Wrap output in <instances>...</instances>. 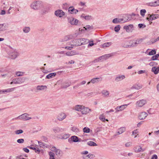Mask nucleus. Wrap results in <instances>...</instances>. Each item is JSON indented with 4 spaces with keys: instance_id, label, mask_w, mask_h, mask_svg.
<instances>
[{
    "instance_id": "1",
    "label": "nucleus",
    "mask_w": 159,
    "mask_h": 159,
    "mask_svg": "<svg viewBox=\"0 0 159 159\" xmlns=\"http://www.w3.org/2000/svg\"><path fill=\"white\" fill-rule=\"evenodd\" d=\"M42 6V2L39 1L32 2L30 5L31 8L34 10H38Z\"/></svg>"
},
{
    "instance_id": "2",
    "label": "nucleus",
    "mask_w": 159,
    "mask_h": 159,
    "mask_svg": "<svg viewBox=\"0 0 159 159\" xmlns=\"http://www.w3.org/2000/svg\"><path fill=\"white\" fill-rule=\"evenodd\" d=\"M29 114L27 113H24L18 117L15 118L16 120H28L31 119V117H28Z\"/></svg>"
},
{
    "instance_id": "3",
    "label": "nucleus",
    "mask_w": 159,
    "mask_h": 159,
    "mask_svg": "<svg viewBox=\"0 0 159 159\" xmlns=\"http://www.w3.org/2000/svg\"><path fill=\"white\" fill-rule=\"evenodd\" d=\"M146 103V101L145 100L142 99L137 101L135 104L136 106L137 107H142Z\"/></svg>"
},
{
    "instance_id": "4",
    "label": "nucleus",
    "mask_w": 159,
    "mask_h": 159,
    "mask_svg": "<svg viewBox=\"0 0 159 159\" xmlns=\"http://www.w3.org/2000/svg\"><path fill=\"white\" fill-rule=\"evenodd\" d=\"M26 78L25 77H20L14 79L15 84H20L25 82Z\"/></svg>"
},
{
    "instance_id": "5",
    "label": "nucleus",
    "mask_w": 159,
    "mask_h": 159,
    "mask_svg": "<svg viewBox=\"0 0 159 159\" xmlns=\"http://www.w3.org/2000/svg\"><path fill=\"white\" fill-rule=\"evenodd\" d=\"M68 22L72 25H77L79 21L73 17H71L68 19Z\"/></svg>"
},
{
    "instance_id": "6",
    "label": "nucleus",
    "mask_w": 159,
    "mask_h": 159,
    "mask_svg": "<svg viewBox=\"0 0 159 159\" xmlns=\"http://www.w3.org/2000/svg\"><path fill=\"white\" fill-rule=\"evenodd\" d=\"M147 5L151 7H156L158 6H159V0H157L154 2L147 3Z\"/></svg>"
},
{
    "instance_id": "7",
    "label": "nucleus",
    "mask_w": 159,
    "mask_h": 159,
    "mask_svg": "<svg viewBox=\"0 0 159 159\" xmlns=\"http://www.w3.org/2000/svg\"><path fill=\"white\" fill-rule=\"evenodd\" d=\"M133 150L134 152L136 153L143 152L145 150L144 149H143L142 147L139 145H137L135 146L133 148Z\"/></svg>"
},
{
    "instance_id": "8",
    "label": "nucleus",
    "mask_w": 159,
    "mask_h": 159,
    "mask_svg": "<svg viewBox=\"0 0 159 159\" xmlns=\"http://www.w3.org/2000/svg\"><path fill=\"white\" fill-rule=\"evenodd\" d=\"M148 114L145 112H142L139 113V118L140 120H144L148 116Z\"/></svg>"
},
{
    "instance_id": "9",
    "label": "nucleus",
    "mask_w": 159,
    "mask_h": 159,
    "mask_svg": "<svg viewBox=\"0 0 159 159\" xmlns=\"http://www.w3.org/2000/svg\"><path fill=\"white\" fill-rule=\"evenodd\" d=\"M81 112L83 114H86L89 113L91 110L88 107H85L83 106L81 109Z\"/></svg>"
},
{
    "instance_id": "10",
    "label": "nucleus",
    "mask_w": 159,
    "mask_h": 159,
    "mask_svg": "<svg viewBox=\"0 0 159 159\" xmlns=\"http://www.w3.org/2000/svg\"><path fill=\"white\" fill-rule=\"evenodd\" d=\"M125 78V76L123 75H117L115 78V81L116 82L120 81Z\"/></svg>"
},
{
    "instance_id": "11",
    "label": "nucleus",
    "mask_w": 159,
    "mask_h": 159,
    "mask_svg": "<svg viewBox=\"0 0 159 159\" xmlns=\"http://www.w3.org/2000/svg\"><path fill=\"white\" fill-rule=\"evenodd\" d=\"M143 39H138L134 41L132 43L131 47H135L137 46L138 44L141 43L143 41Z\"/></svg>"
},
{
    "instance_id": "12",
    "label": "nucleus",
    "mask_w": 159,
    "mask_h": 159,
    "mask_svg": "<svg viewBox=\"0 0 159 159\" xmlns=\"http://www.w3.org/2000/svg\"><path fill=\"white\" fill-rule=\"evenodd\" d=\"M69 12L71 14H74L77 13L78 11L77 9H75L73 7H70L68 9Z\"/></svg>"
},
{
    "instance_id": "13",
    "label": "nucleus",
    "mask_w": 159,
    "mask_h": 159,
    "mask_svg": "<svg viewBox=\"0 0 159 159\" xmlns=\"http://www.w3.org/2000/svg\"><path fill=\"white\" fill-rule=\"evenodd\" d=\"M128 105L125 104L121 105L120 107H117L115 108L117 111H121L126 107Z\"/></svg>"
},
{
    "instance_id": "14",
    "label": "nucleus",
    "mask_w": 159,
    "mask_h": 159,
    "mask_svg": "<svg viewBox=\"0 0 159 159\" xmlns=\"http://www.w3.org/2000/svg\"><path fill=\"white\" fill-rule=\"evenodd\" d=\"M78 54L77 52L75 51H71L67 52L66 54L67 56H72Z\"/></svg>"
},
{
    "instance_id": "15",
    "label": "nucleus",
    "mask_w": 159,
    "mask_h": 159,
    "mask_svg": "<svg viewBox=\"0 0 159 159\" xmlns=\"http://www.w3.org/2000/svg\"><path fill=\"white\" fill-rule=\"evenodd\" d=\"M19 55V53L16 51H15L14 52H11V53L10 55L11 58L15 59Z\"/></svg>"
},
{
    "instance_id": "16",
    "label": "nucleus",
    "mask_w": 159,
    "mask_h": 159,
    "mask_svg": "<svg viewBox=\"0 0 159 159\" xmlns=\"http://www.w3.org/2000/svg\"><path fill=\"white\" fill-rule=\"evenodd\" d=\"M133 27V26L132 25H126L124 26V29H125L127 32L129 31Z\"/></svg>"
},
{
    "instance_id": "17",
    "label": "nucleus",
    "mask_w": 159,
    "mask_h": 159,
    "mask_svg": "<svg viewBox=\"0 0 159 159\" xmlns=\"http://www.w3.org/2000/svg\"><path fill=\"white\" fill-rule=\"evenodd\" d=\"M82 40L83 41V42L81 43H79V44H76V45L77 46H79L81 45V44H83V43H84V44H85L90 42V41L89 39L85 38L82 39Z\"/></svg>"
},
{
    "instance_id": "18",
    "label": "nucleus",
    "mask_w": 159,
    "mask_h": 159,
    "mask_svg": "<svg viewBox=\"0 0 159 159\" xmlns=\"http://www.w3.org/2000/svg\"><path fill=\"white\" fill-rule=\"evenodd\" d=\"M94 157V156L93 154H89L87 156H83L84 159H91Z\"/></svg>"
},
{
    "instance_id": "19",
    "label": "nucleus",
    "mask_w": 159,
    "mask_h": 159,
    "mask_svg": "<svg viewBox=\"0 0 159 159\" xmlns=\"http://www.w3.org/2000/svg\"><path fill=\"white\" fill-rule=\"evenodd\" d=\"M56 73H50L46 76V78L47 79H50L56 76Z\"/></svg>"
},
{
    "instance_id": "20",
    "label": "nucleus",
    "mask_w": 159,
    "mask_h": 159,
    "mask_svg": "<svg viewBox=\"0 0 159 159\" xmlns=\"http://www.w3.org/2000/svg\"><path fill=\"white\" fill-rule=\"evenodd\" d=\"M47 88V87L45 85H38L36 89L38 90H42Z\"/></svg>"
},
{
    "instance_id": "21",
    "label": "nucleus",
    "mask_w": 159,
    "mask_h": 159,
    "mask_svg": "<svg viewBox=\"0 0 159 159\" xmlns=\"http://www.w3.org/2000/svg\"><path fill=\"white\" fill-rule=\"evenodd\" d=\"M101 79L100 78H96L92 79L90 82L93 84H94L99 82L100 80L101 81Z\"/></svg>"
},
{
    "instance_id": "22",
    "label": "nucleus",
    "mask_w": 159,
    "mask_h": 159,
    "mask_svg": "<svg viewBox=\"0 0 159 159\" xmlns=\"http://www.w3.org/2000/svg\"><path fill=\"white\" fill-rule=\"evenodd\" d=\"M7 25L5 24H0V31H4L6 30Z\"/></svg>"
},
{
    "instance_id": "23",
    "label": "nucleus",
    "mask_w": 159,
    "mask_h": 159,
    "mask_svg": "<svg viewBox=\"0 0 159 159\" xmlns=\"http://www.w3.org/2000/svg\"><path fill=\"white\" fill-rule=\"evenodd\" d=\"M148 15L150 16V17H151V18L150 19L151 20H155L159 17V16L158 15L156 14H152V15H150L148 14Z\"/></svg>"
},
{
    "instance_id": "24",
    "label": "nucleus",
    "mask_w": 159,
    "mask_h": 159,
    "mask_svg": "<svg viewBox=\"0 0 159 159\" xmlns=\"http://www.w3.org/2000/svg\"><path fill=\"white\" fill-rule=\"evenodd\" d=\"M83 107V106H80L77 105L76 106L74 109L75 110L77 111H81V110L82 108V107Z\"/></svg>"
},
{
    "instance_id": "25",
    "label": "nucleus",
    "mask_w": 159,
    "mask_h": 159,
    "mask_svg": "<svg viewBox=\"0 0 159 159\" xmlns=\"http://www.w3.org/2000/svg\"><path fill=\"white\" fill-rule=\"evenodd\" d=\"M71 140L72 141L76 142L79 141L78 138L75 136H73L71 138Z\"/></svg>"
},
{
    "instance_id": "26",
    "label": "nucleus",
    "mask_w": 159,
    "mask_h": 159,
    "mask_svg": "<svg viewBox=\"0 0 159 159\" xmlns=\"http://www.w3.org/2000/svg\"><path fill=\"white\" fill-rule=\"evenodd\" d=\"M70 85V84L68 82L64 83L62 84L61 88H66L69 86Z\"/></svg>"
},
{
    "instance_id": "27",
    "label": "nucleus",
    "mask_w": 159,
    "mask_h": 159,
    "mask_svg": "<svg viewBox=\"0 0 159 159\" xmlns=\"http://www.w3.org/2000/svg\"><path fill=\"white\" fill-rule=\"evenodd\" d=\"M123 20V19H118L117 18H115L113 20L112 22L114 23H118L120 22L121 21Z\"/></svg>"
},
{
    "instance_id": "28",
    "label": "nucleus",
    "mask_w": 159,
    "mask_h": 159,
    "mask_svg": "<svg viewBox=\"0 0 159 159\" xmlns=\"http://www.w3.org/2000/svg\"><path fill=\"white\" fill-rule=\"evenodd\" d=\"M87 143L88 145L90 146H97V144L96 143L92 141H89Z\"/></svg>"
},
{
    "instance_id": "29",
    "label": "nucleus",
    "mask_w": 159,
    "mask_h": 159,
    "mask_svg": "<svg viewBox=\"0 0 159 159\" xmlns=\"http://www.w3.org/2000/svg\"><path fill=\"white\" fill-rule=\"evenodd\" d=\"M99 119L100 120H102L103 122H104L105 120H106L107 121H108V120L107 119H106L105 118L103 114L99 116Z\"/></svg>"
},
{
    "instance_id": "30",
    "label": "nucleus",
    "mask_w": 159,
    "mask_h": 159,
    "mask_svg": "<svg viewBox=\"0 0 159 159\" xmlns=\"http://www.w3.org/2000/svg\"><path fill=\"white\" fill-rule=\"evenodd\" d=\"M66 115L64 113L60 114V121L62 120L66 117Z\"/></svg>"
},
{
    "instance_id": "31",
    "label": "nucleus",
    "mask_w": 159,
    "mask_h": 159,
    "mask_svg": "<svg viewBox=\"0 0 159 159\" xmlns=\"http://www.w3.org/2000/svg\"><path fill=\"white\" fill-rule=\"evenodd\" d=\"M152 71L155 74H157L159 71L157 69L156 67H153L152 68Z\"/></svg>"
},
{
    "instance_id": "32",
    "label": "nucleus",
    "mask_w": 159,
    "mask_h": 159,
    "mask_svg": "<svg viewBox=\"0 0 159 159\" xmlns=\"http://www.w3.org/2000/svg\"><path fill=\"white\" fill-rule=\"evenodd\" d=\"M49 155L50 156V159H55L54 156L55 154L53 152H49Z\"/></svg>"
},
{
    "instance_id": "33",
    "label": "nucleus",
    "mask_w": 159,
    "mask_h": 159,
    "mask_svg": "<svg viewBox=\"0 0 159 159\" xmlns=\"http://www.w3.org/2000/svg\"><path fill=\"white\" fill-rule=\"evenodd\" d=\"M111 44V42H107L104 43L102 45V47L103 48L109 46Z\"/></svg>"
},
{
    "instance_id": "34",
    "label": "nucleus",
    "mask_w": 159,
    "mask_h": 159,
    "mask_svg": "<svg viewBox=\"0 0 159 159\" xmlns=\"http://www.w3.org/2000/svg\"><path fill=\"white\" fill-rule=\"evenodd\" d=\"M30 30V29L29 27H25L23 29V31L25 33L29 32Z\"/></svg>"
},
{
    "instance_id": "35",
    "label": "nucleus",
    "mask_w": 159,
    "mask_h": 159,
    "mask_svg": "<svg viewBox=\"0 0 159 159\" xmlns=\"http://www.w3.org/2000/svg\"><path fill=\"white\" fill-rule=\"evenodd\" d=\"M118 130L121 133V134H122L125 131L126 128L125 127H122L119 129Z\"/></svg>"
},
{
    "instance_id": "36",
    "label": "nucleus",
    "mask_w": 159,
    "mask_h": 159,
    "mask_svg": "<svg viewBox=\"0 0 159 159\" xmlns=\"http://www.w3.org/2000/svg\"><path fill=\"white\" fill-rule=\"evenodd\" d=\"M23 132V131L22 129L17 130L15 131V133L16 134H19Z\"/></svg>"
},
{
    "instance_id": "37",
    "label": "nucleus",
    "mask_w": 159,
    "mask_h": 159,
    "mask_svg": "<svg viewBox=\"0 0 159 159\" xmlns=\"http://www.w3.org/2000/svg\"><path fill=\"white\" fill-rule=\"evenodd\" d=\"M111 55L110 54H106L100 57V58H103V59H105L106 58L109 57Z\"/></svg>"
},
{
    "instance_id": "38",
    "label": "nucleus",
    "mask_w": 159,
    "mask_h": 159,
    "mask_svg": "<svg viewBox=\"0 0 159 159\" xmlns=\"http://www.w3.org/2000/svg\"><path fill=\"white\" fill-rule=\"evenodd\" d=\"M146 12V10L145 9H142L140 11V14L143 17L144 16Z\"/></svg>"
},
{
    "instance_id": "39",
    "label": "nucleus",
    "mask_w": 159,
    "mask_h": 159,
    "mask_svg": "<svg viewBox=\"0 0 159 159\" xmlns=\"http://www.w3.org/2000/svg\"><path fill=\"white\" fill-rule=\"evenodd\" d=\"M102 93L105 96H108L109 95V92L107 90H103L102 92Z\"/></svg>"
},
{
    "instance_id": "40",
    "label": "nucleus",
    "mask_w": 159,
    "mask_h": 159,
    "mask_svg": "<svg viewBox=\"0 0 159 159\" xmlns=\"http://www.w3.org/2000/svg\"><path fill=\"white\" fill-rule=\"evenodd\" d=\"M71 130L74 132L75 133L78 132L79 131L78 129L75 127H73L71 128Z\"/></svg>"
},
{
    "instance_id": "41",
    "label": "nucleus",
    "mask_w": 159,
    "mask_h": 159,
    "mask_svg": "<svg viewBox=\"0 0 159 159\" xmlns=\"http://www.w3.org/2000/svg\"><path fill=\"white\" fill-rule=\"evenodd\" d=\"M69 137V135L68 134H64L62 135L61 139H66Z\"/></svg>"
},
{
    "instance_id": "42",
    "label": "nucleus",
    "mask_w": 159,
    "mask_h": 159,
    "mask_svg": "<svg viewBox=\"0 0 159 159\" xmlns=\"http://www.w3.org/2000/svg\"><path fill=\"white\" fill-rule=\"evenodd\" d=\"M83 130L84 132L86 133H89L90 131V129L89 128L86 127L83 129Z\"/></svg>"
},
{
    "instance_id": "43",
    "label": "nucleus",
    "mask_w": 159,
    "mask_h": 159,
    "mask_svg": "<svg viewBox=\"0 0 159 159\" xmlns=\"http://www.w3.org/2000/svg\"><path fill=\"white\" fill-rule=\"evenodd\" d=\"M138 131L136 130H135L133 131L132 132V135L133 136H135L134 137V138H135L137 136V135H138Z\"/></svg>"
},
{
    "instance_id": "44",
    "label": "nucleus",
    "mask_w": 159,
    "mask_h": 159,
    "mask_svg": "<svg viewBox=\"0 0 159 159\" xmlns=\"http://www.w3.org/2000/svg\"><path fill=\"white\" fill-rule=\"evenodd\" d=\"M122 46L123 47H124V48H126L131 47V45H127V43H125L122 44Z\"/></svg>"
},
{
    "instance_id": "45",
    "label": "nucleus",
    "mask_w": 159,
    "mask_h": 159,
    "mask_svg": "<svg viewBox=\"0 0 159 159\" xmlns=\"http://www.w3.org/2000/svg\"><path fill=\"white\" fill-rule=\"evenodd\" d=\"M15 88H12L11 89H8L5 90H3V91H4V93L5 92H10L13 91L14 89Z\"/></svg>"
},
{
    "instance_id": "46",
    "label": "nucleus",
    "mask_w": 159,
    "mask_h": 159,
    "mask_svg": "<svg viewBox=\"0 0 159 159\" xmlns=\"http://www.w3.org/2000/svg\"><path fill=\"white\" fill-rule=\"evenodd\" d=\"M156 53V51L155 50H152L149 52L148 55H153Z\"/></svg>"
},
{
    "instance_id": "47",
    "label": "nucleus",
    "mask_w": 159,
    "mask_h": 159,
    "mask_svg": "<svg viewBox=\"0 0 159 159\" xmlns=\"http://www.w3.org/2000/svg\"><path fill=\"white\" fill-rule=\"evenodd\" d=\"M84 28H85L86 30H92L93 29V27L92 26H90L89 25H88L86 26V27H84Z\"/></svg>"
},
{
    "instance_id": "48",
    "label": "nucleus",
    "mask_w": 159,
    "mask_h": 159,
    "mask_svg": "<svg viewBox=\"0 0 159 159\" xmlns=\"http://www.w3.org/2000/svg\"><path fill=\"white\" fill-rule=\"evenodd\" d=\"M120 30V25H118L115 27L114 28L115 31L116 32H118Z\"/></svg>"
},
{
    "instance_id": "49",
    "label": "nucleus",
    "mask_w": 159,
    "mask_h": 159,
    "mask_svg": "<svg viewBox=\"0 0 159 159\" xmlns=\"http://www.w3.org/2000/svg\"><path fill=\"white\" fill-rule=\"evenodd\" d=\"M55 15L57 16L60 17V10H58L55 11Z\"/></svg>"
},
{
    "instance_id": "50",
    "label": "nucleus",
    "mask_w": 159,
    "mask_h": 159,
    "mask_svg": "<svg viewBox=\"0 0 159 159\" xmlns=\"http://www.w3.org/2000/svg\"><path fill=\"white\" fill-rule=\"evenodd\" d=\"M24 140L22 139H19L17 140V142L20 143H24Z\"/></svg>"
},
{
    "instance_id": "51",
    "label": "nucleus",
    "mask_w": 159,
    "mask_h": 159,
    "mask_svg": "<svg viewBox=\"0 0 159 159\" xmlns=\"http://www.w3.org/2000/svg\"><path fill=\"white\" fill-rule=\"evenodd\" d=\"M16 75L18 76H22L23 75V73L20 71H18L16 73Z\"/></svg>"
},
{
    "instance_id": "52",
    "label": "nucleus",
    "mask_w": 159,
    "mask_h": 159,
    "mask_svg": "<svg viewBox=\"0 0 159 159\" xmlns=\"http://www.w3.org/2000/svg\"><path fill=\"white\" fill-rule=\"evenodd\" d=\"M74 45H73L72 44L70 46H66L65 47V48L66 49H67L68 50H71L72 49V48H73V46H74Z\"/></svg>"
},
{
    "instance_id": "53",
    "label": "nucleus",
    "mask_w": 159,
    "mask_h": 159,
    "mask_svg": "<svg viewBox=\"0 0 159 159\" xmlns=\"http://www.w3.org/2000/svg\"><path fill=\"white\" fill-rule=\"evenodd\" d=\"M138 26L140 28H144L146 27V25L142 24H139L138 25Z\"/></svg>"
},
{
    "instance_id": "54",
    "label": "nucleus",
    "mask_w": 159,
    "mask_h": 159,
    "mask_svg": "<svg viewBox=\"0 0 159 159\" xmlns=\"http://www.w3.org/2000/svg\"><path fill=\"white\" fill-rule=\"evenodd\" d=\"M132 143L131 142H129L126 143L125 146L126 147H129L132 145Z\"/></svg>"
},
{
    "instance_id": "55",
    "label": "nucleus",
    "mask_w": 159,
    "mask_h": 159,
    "mask_svg": "<svg viewBox=\"0 0 159 159\" xmlns=\"http://www.w3.org/2000/svg\"><path fill=\"white\" fill-rule=\"evenodd\" d=\"M91 18V16L88 15L84 16V19L86 20H89Z\"/></svg>"
},
{
    "instance_id": "56",
    "label": "nucleus",
    "mask_w": 159,
    "mask_h": 159,
    "mask_svg": "<svg viewBox=\"0 0 159 159\" xmlns=\"http://www.w3.org/2000/svg\"><path fill=\"white\" fill-rule=\"evenodd\" d=\"M132 88H133L135 89H140L142 87L141 86H133Z\"/></svg>"
},
{
    "instance_id": "57",
    "label": "nucleus",
    "mask_w": 159,
    "mask_h": 159,
    "mask_svg": "<svg viewBox=\"0 0 159 159\" xmlns=\"http://www.w3.org/2000/svg\"><path fill=\"white\" fill-rule=\"evenodd\" d=\"M65 15V12L62 10H60V17L64 16Z\"/></svg>"
},
{
    "instance_id": "58",
    "label": "nucleus",
    "mask_w": 159,
    "mask_h": 159,
    "mask_svg": "<svg viewBox=\"0 0 159 159\" xmlns=\"http://www.w3.org/2000/svg\"><path fill=\"white\" fill-rule=\"evenodd\" d=\"M63 6H64L63 7V8L65 9H66L67 8V4L66 3H65L63 4Z\"/></svg>"
},
{
    "instance_id": "59",
    "label": "nucleus",
    "mask_w": 159,
    "mask_h": 159,
    "mask_svg": "<svg viewBox=\"0 0 159 159\" xmlns=\"http://www.w3.org/2000/svg\"><path fill=\"white\" fill-rule=\"evenodd\" d=\"M145 72L144 70H140L138 72V73L139 74H142L144 73Z\"/></svg>"
},
{
    "instance_id": "60",
    "label": "nucleus",
    "mask_w": 159,
    "mask_h": 159,
    "mask_svg": "<svg viewBox=\"0 0 159 159\" xmlns=\"http://www.w3.org/2000/svg\"><path fill=\"white\" fill-rule=\"evenodd\" d=\"M85 3L82 2H80L79 4V5L81 6H83L85 5Z\"/></svg>"
},
{
    "instance_id": "61",
    "label": "nucleus",
    "mask_w": 159,
    "mask_h": 159,
    "mask_svg": "<svg viewBox=\"0 0 159 159\" xmlns=\"http://www.w3.org/2000/svg\"><path fill=\"white\" fill-rule=\"evenodd\" d=\"M69 39V38L68 36H66L65 37L64 39L62 40V42H64L68 40Z\"/></svg>"
},
{
    "instance_id": "62",
    "label": "nucleus",
    "mask_w": 159,
    "mask_h": 159,
    "mask_svg": "<svg viewBox=\"0 0 159 159\" xmlns=\"http://www.w3.org/2000/svg\"><path fill=\"white\" fill-rule=\"evenodd\" d=\"M23 150L25 152L27 153H28L29 152V150L26 148H24L23 149Z\"/></svg>"
},
{
    "instance_id": "63",
    "label": "nucleus",
    "mask_w": 159,
    "mask_h": 159,
    "mask_svg": "<svg viewBox=\"0 0 159 159\" xmlns=\"http://www.w3.org/2000/svg\"><path fill=\"white\" fill-rule=\"evenodd\" d=\"M53 130L55 133H57L59 132V128H55L53 129Z\"/></svg>"
},
{
    "instance_id": "64",
    "label": "nucleus",
    "mask_w": 159,
    "mask_h": 159,
    "mask_svg": "<svg viewBox=\"0 0 159 159\" xmlns=\"http://www.w3.org/2000/svg\"><path fill=\"white\" fill-rule=\"evenodd\" d=\"M152 159H157V157L156 155H153L152 158Z\"/></svg>"
}]
</instances>
